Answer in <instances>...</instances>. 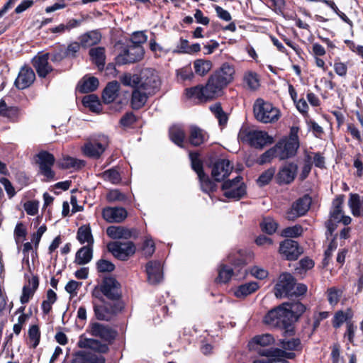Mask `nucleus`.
<instances>
[{
	"label": "nucleus",
	"instance_id": "2eb2a0df",
	"mask_svg": "<svg viewBox=\"0 0 363 363\" xmlns=\"http://www.w3.org/2000/svg\"><path fill=\"white\" fill-rule=\"evenodd\" d=\"M311 204V199L308 196H304L298 199L292 206L291 208L286 213V218L294 220L298 217L305 215L308 211Z\"/></svg>",
	"mask_w": 363,
	"mask_h": 363
},
{
	"label": "nucleus",
	"instance_id": "9b49d317",
	"mask_svg": "<svg viewBox=\"0 0 363 363\" xmlns=\"http://www.w3.org/2000/svg\"><path fill=\"white\" fill-rule=\"evenodd\" d=\"M242 178L236 177L233 180H227L222 185L223 195L228 199H240L245 194V186Z\"/></svg>",
	"mask_w": 363,
	"mask_h": 363
},
{
	"label": "nucleus",
	"instance_id": "ea45409f",
	"mask_svg": "<svg viewBox=\"0 0 363 363\" xmlns=\"http://www.w3.org/2000/svg\"><path fill=\"white\" fill-rule=\"evenodd\" d=\"M99 86V80L94 77L84 78L78 84L77 89L79 92L89 93L94 91Z\"/></svg>",
	"mask_w": 363,
	"mask_h": 363
},
{
	"label": "nucleus",
	"instance_id": "603ef678",
	"mask_svg": "<svg viewBox=\"0 0 363 363\" xmlns=\"http://www.w3.org/2000/svg\"><path fill=\"white\" fill-rule=\"evenodd\" d=\"M281 344L283 348L281 350L286 352H288L287 351L299 350L301 348L300 340L296 338L283 340Z\"/></svg>",
	"mask_w": 363,
	"mask_h": 363
},
{
	"label": "nucleus",
	"instance_id": "1a4fd4ad",
	"mask_svg": "<svg viewBox=\"0 0 363 363\" xmlns=\"http://www.w3.org/2000/svg\"><path fill=\"white\" fill-rule=\"evenodd\" d=\"M189 157L191 162V167L198 174L202 191L210 194L216 189L215 182L211 181L208 177L203 173L202 163L199 159L197 153L191 152Z\"/></svg>",
	"mask_w": 363,
	"mask_h": 363
},
{
	"label": "nucleus",
	"instance_id": "2f4dec72",
	"mask_svg": "<svg viewBox=\"0 0 363 363\" xmlns=\"http://www.w3.org/2000/svg\"><path fill=\"white\" fill-rule=\"evenodd\" d=\"M106 233L112 239H128L132 235L131 231L123 226H109Z\"/></svg>",
	"mask_w": 363,
	"mask_h": 363
},
{
	"label": "nucleus",
	"instance_id": "cd10ccee",
	"mask_svg": "<svg viewBox=\"0 0 363 363\" xmlns=\"http://www.w3.org/2000/svg\"><path fill=\"white\" fill-rule=\"evenodd\" d=\"M133 88L134 90L132 93L131 106L134 109H139L145 104L147 99L154 94H148L147 91L142 90L138 87Z\"/></svg>",
	"mask_w": 363,
	"mask_h": 363
},
{
	"label": "nucleus",
	"instance_id": "79ce46f5",
	"mask_svg": "<svg viewBox=\"0 0 363 363\" xmlns=\"http://www.w3.org/2000/svg\"><path fill=\"white\" fill-rule=\"evenodd\" d=\"M77 240L81 244L87 242V245H93L94 238L89 225H82L77 231Z\"/></svg>",
	"mask_w": 363,
	"mask_h": 363
},
{
	"label": "nucleus",
	"instance_id": "052dcab7",
	"mask_svg": "<svg viewBox=\"0 0 363 363\" xmlns=\"http://www.w3.org/2000/svg\"><path fill=\"white\" fill-rule=\"evenodd\" d=\"M328 300L330 305H336L342 296V291L340 289L330 288L328 290Z\"/></svg>",
	"mask_w": 363,
	"mask_h": 363
},
{
	"label": "nucleus",
	"instance_id": "393cba45",
	"mask_svg": "<svg viewBox=\"0 0 363 363\" xmlns=\"http://www.w3.org/2000/svg\"><path fill=\"white\" fill-rule=\"evenodd\" d=\"M48 54H43L35 56L33 59V64L39 77H45L52 71V67L48 63Z\"/></svg>",
	"mask_w": 363,
	"mask_h": 363
},
{
	"label": "nucleus",
	"instance_id": "412c9836",
	"mask_svg": "<svg viewBox=\"0 0 363 363\" xmlns=\"http://www.w3.org/2000/svg\"><path fill=\"white\" fill-rule=\"evenodd\" d=\"M35 75L29 67H23L15 81V85L18 89H24L30 86L34 82Z\"/></svg>",
	"mask_w": 363,
	"mask_h": 363
},
{
	"label": "nucleus",
	"instance_id": "0eeeda50",
	"mask_svg": "<svg viewBox=\"0 0 363 363\" xmlns=\"http://www.w3.org/2000/svg\"><path fill=\"white\" fill-rule=\"evenodd\" d=\"M238 138L242 142L247 143L255 147H262L273 143L272 138L266 132L261 130H241Z\"/></svg>",
	"mask_w": 363,
	"mask_h": 363
},
{
	"label": "nucleus",
	"instance_id": "c03bdc74",
	"mask_svg": "<svg viewBox=\"0 0 363 363\" xmlns=\"http://www.w3.org/2000/svg\"><path fill=\"white\" fill-rule=\"evenodd\" d=\"M169 137L173 143L179 147H182L186 135L182 128L179 126H172L169 129Z\"/></svg>",
	"mask_w": 363,
	"mask_h": 363
},
{
	"label": "nucleus",
	"instance_id": "72a5a7b5",
	"mask_svg": "<svg viewBox=\"0 0 363 363\" xmlns=\"http://www.w3.org/2000/svg\"><path fill=\"white\" fill-rule=\"evenodd\" d=\"M93 256V245H86L81 247L76 253L75 262L78 264L89 263Z\"/></svg>",
	"mask_w": 363,
	"mask_h": 363
},
{
	"label": "nucleus",
	"instance_id": "f8f14e48",
	"mask_svg": "<svg viewBox=\"0 0 363 363\" xmlns=\"http://www.w3.org/2000/svg\"><path fill=\"white\" fill-rule=\"evenodd\" d=\"M107 248L112 255L121 260H125L135 252V245L130 241L125 242H111L108 244Z\"/></svg>",
	"mask_w": 363,
	"mask_h": 363
},
{
	"label": "nucleus",
	"instance_id": "5701e85b",
	"mask_svg": "<svg viewBox=\"0 0 363 363\" xmlns=\"http://www.w3.org/2000/svg\"><path fill=\"white\" fill-rule=\"evenodd\" d=\"M147 279L151 284H157L162 279V264L157 261H150L146 265Z\"/></svg>",
	"mask_w": 363,
	"mask_h": 363
},
{
	"label": "nucleus",
	"instance_id": "c756f323",
	"mask_svg": "<svg viewBox=\"0 0 363 363\" xmlns=\"http://www.w3.org/2000/svg\"><path fill=\"white\" fill-rule=\"evenodd\" d=\"M284 306L285 310L287 313L291 315V320L292 323L297 320L298 317L303 313L306 310V307L301 303L297 302H286L282 303Z\"/></svg>",
	"mask_w": 363,
	"mask_h": 363
},
{
	"label": "nucleus",
	"instance_id": "9d476101",
	"mask_svg": "<svg viewBox=\"0 0 363 363\" xmlns=\"http://www.w3.org/2000/svg\"><path fill=\"white\" fill-rule=\"evenodd\" d=\"M93 305L95 316L101 320H110L121 309L118 301L104 302L101 301L100 303L94 301Z\"/></svg>",
	"mask_w": 363,
	"mask_h": 363
},
{
	"label": "nucleus",
	"instance_id": "f3484780",
	"mask_svg": "<svg viewBox=\"0 0 363 363\" xmlns=\"http://www.w3.org/2000/svg\"><path fill=\"white\" fill-rule=\"evenodd\" d=\"M186 95L188 98L198 99L200 101H205L217 97L213 89L208 87V82L205 86H194L186 89Z\"/></svg>",
	"mask_w": 363,
	"mask_h": 363
},
{
	"label": "nucleus",
	"instance_id": "680f3d73",
	"mask_svg": "<svg viewBox=\"0 0 363 363\" xmlns=\"http://www.w3.org/2000/svg\"><path fill=\"white\" fill-rule=\"evenodd\" d=\"M276 172L275 168H269L264 172L258 178L257 182L260 186L267 184L272 179Z\"/></svg>",
	"mask_w": 363,
	"mask_h": 363
},
{
	"label": "nucleus",
	"instance_id": "6e6552de",
	"mask_svg": "<svg viewBox=\"0 0 363 363\" xmlns=\"http://www.w3.org/2000/svg\"><path fill=\"white\" fill-rule=\"evenodd\" d=\"M108 145V138L101 135L98 138L86 142L82 147V152L88 157L98 159L104 152Z\"/></svg>",
	"mask_w": 363,
	"mask_h": 363
},
{
	"label": "nucleus",
	"instance_id": "aec40b11",
	"mask_svg": "<svg viewBox=\"0 0 363 363\" xmlns=\"http://www.w3.org/2000/svg\"><path fill=\"white\" fill-rule=\"evenodd\" d=\"M89 333L99 337L105 341H111L115 338L116 333L108 325L94 323L89 325Z\"/></svg>",
	"mask_w": 363,
	"mask_h": 363
},
{
	"label": "nucleus",
	"instance_id": "a878e982",
	"mask_svg": "<svg viewBox=\"0 0 363 363\" xmlns=\"http://www.w3.org/2000/svg\"><path fill=\"white\" fill-rule=\"evenodd\" d=\"M77 345L81 348H89L100 353H105L108 350L107 345L94 339L85 337L84 335L79 337Z\"/></svg>",
	"mask_w": 363,
	"mask_h": 363
},
{
	"label": "nucleus",
	"instance_id": "7c9ffc66",
	"mask_svg": "<svg viewBox=\"0 0 363 363\" xmlns=\"http://www.w3.org/2000/svg\"><path fill=\"white\" fill-rule=\"evenodd\" d=\"M120 85L116 81L109 82L104 90L102 99L104 103L110 104L113 102L118 94Z\"/></svg>",
	"mask_w": 363,
	"mask_h": 363
},
{
	"label": "nucleus",
	"instance_id": "49530a36",
	"mask_svg": "<svg viewBox=\"0 0 363 363\" xmlns=\"http://www.w3.org/2000/svg\"><path fill=\"white\" fill-rule=\"evenodd\" d=\"M244 83L251 90H256L259 86V79L258 75L253 72H247L243 77Z\"/></svg>",
	"mask_w": 363,
	"mask_h": 363
},
{
	"label": "nucleus",
	"instance_id": "f03ea898",
	"mask_svg": "<svg viewBox=\"0 0 363 363\" xmlns=\"http://www.w3.org/2000/svg\"><path fill=\"white\" fill-rule=\"evenodd\" d=\"M235 67L228 62H224L211 75L208 82V87L213 89L217 97L220 96L223 90L234 80Z\"/></svg>",
	"mask_w": 363,
	"mask_h": 363
},
{
	"label": "nucleus",
	"instance_id": "e2e57ef3",
	"mask_svg": "<svg viewBox=\"0 0 363 363\" xmlns=\"http://www.w3.org/2000/svg\"><path fill=\"white\" fill-rule=\"evenodd\" d=\"M19 114L20 111L17 107H10L7 108L5 103L3 113H0V115H3L11 121H16L18 118Z\"/></svg>",
	"mask_w": 363,
	"mask_h": 363
},
{
	"label": "nucleus",
	"instance_id": "473e14b6",
	"mask_svg": "<svg viewBox=\"0 0 363 363\" xmlns=\"http://www.w3.org/2000/svg\"><path fill=\"white\" fill-rule=\"evenodd\" d=\"M348 206L354 216H360L363 215V197L358 194H350L348 200Z\"/></svg>",
	"mask_w": 363,
	"mask_h": 363
},
{
	"label": "nucleus",
	"instance_id": "6e6d98bb",
	"mask_svg": "<svg viewBox=\"0 0 363 363\" xmlns=\"http://www.w3.org/2000/svg\"><path fill=\"white\" fill-rule=\"evenodd\" d=\"M211 110L218 120L220 125H225L228 121L227 115L223 112L219 104H215L211 106Z\"/></svg>",
	"mask_w": 363,
	"mask_h": 363
},
{
	"label": "nucleus",
	"instance_id": "7ed1b4c3",
	"mask_svg": "<svg viewBox=\"0 0 363 363\" xmlns=\"http://www.w3.org/2000/svg\"><path fill=\"white\" fill-rule=\"evenodd\" d=\"M255 118L263 123H272L277 121L280 117L279 110L272 104L262 99H257L253 105Z\"/></svg>",
	"mask_w": 363,
	"mask_h": 363
},
{
	"label": "nucleus",
	"instance_id": "0e129e2a",
	"mask_svg": "<svg viewBox=\"0 0 363 363\" xmlns=\"http://www.w3.org/2000/svg\"><path fill=\"white\" fill-rule=\"evenodd\" d=\"M255 342L261 346H268L274 343V339L270 334H264L262 335L256 336L254 338Z\"/></svg>",
	"mask_w": 363,
	"mask_h": 363
},
{
	"label": "nucleus",
	"instance_id": "4be33fe9",
	"mask_svg": "<svg viewBox=\"0 0 363 363\" xmlns=\"http://www.w3.org/2000/svg\"><path fill=\"white\" fill-rule=\"evenodd\" d=\"M279 251L289 260L296 259L302 253L297 242L292 240H286L282 242L280 245Z\"/></svg>",
	"mask_w": 363,
	"mask_h": 363
},
{
	"label": "nucleus",
	"instance_id": "4468645a",
	"mask_svg": "<svg viewBox=\"0 0 363 363\" xmlns=\"http://www.w3.org/2000/svg\"><path fill=\"white\" fill-rule=\"evenodd\" d=\"M144 56L143 48L140 45L130 46L123 54L117 57L120 64H131L141 60Z\"/></svg>",
	"mask_w": 363,
	"mask_h": 363
},
{
	"label": "nucleus",
	"instance_id": "338daca9",
	"mask_svg": "<svg viewBox=\"0 0 363 363\" xmlns=\"http://www.w3.org/2000/svg\"><path fill=\"white\" fill-rule=\"evenodd\" d=\"M106 198L108 201L114 202L123 201L125 197L119 190L113 189L108 193Z\"/></svg>",
	"mask_w": 363,
	"mask_h": 363
},
{
	"label": "nucleus",
	"instance_id": "bf43d9fd",
	"mask_svg": "<svg viewBox=\"0 0 363 363\" xmlns=\"http://www.w3.org/2000/svg\"><path fill=\"white\" fill-rule=\"evenodd\" d=\"M30 344L31 347L35 348L39 344L40 340V331L39 328L36 325L30 327L28 331Z\"/></svg>",
	"mask_w": 363,
	"mask_h": 363
},
{
	"label": "nucleus",
	"instance_id": "a211bd4d",
	"mask_svg": "<svg viewBox=\"0 0 363 363\" xmlns=\"http://www.w3.org/2000/svg\"><path fill=\"white\" fill-rule=\"evenodd\" d=\"M230 162L225 159L217 160L212 167L211 175L217 182H220L229 176L233 170Z\"/></svg>",
	"mask_w": 363,
	"mask_h": 363
},
{
	"label": "nucleus",
	"instance_id": "a19ab883",
	"mask_svg": "<svg viewBox=\"0 0 363 363\" xmlns=\"http://www.w3.org/2000/svg\"><path fill=\"white\" fill-rule=\"evenodd\" d=\"M89 55L91 60L97 65L99 69L104 67L105 64V49L102 47H96L90 49Z\"/></svg>",
	"mask_w": 363,
	"mask_h": 363
},
{
	"label": "nucleus",
	"instance_id": "774afa93",
	"mask_svg": "<svg viewBox=\"0 0 363 363\" xmlns=\"http://www.w3.org/2000/svg\"><path fill=\"white\" fill-rule=\"evenodd\" d=\"M250 274L259 279H264L268 276V272L266 269L257 266H255L250 269Z\"/></svg>",
	"mask_w": 363,
	"mask_h": 363
},
{
	"label": "nucleus",
	"instance_id": "c85d7f7f",
	"mask_svg": "<svg viewBox=\"0 0 363 363\" xmlns=\"http://www.w3.org/2000/svg\"><path fill=\"white\" fill-rule=\"evenodd\" d=\"M116 282L113 279L105 280L101 286V292L109 299L111 301H116L120 296L118 290L116 286Z\"/></svg>",
	"mask_w": 363,
	"mask_h": 363
},
{
	"label": "nucleus",
	"instance_id": "de8ad7c7",
	"mask_svg": "<svg viewBox=\"0 0 363 363\" xmlns=\"http://www.w3.org/2000/svg\"><path fill=\"white\" fill-rule=\"evenodd\" d=\"M233 274V269L225 264H221L218 269L217 281L220 283H227Z\"/></svg>",
	"mask_w": 363,
	"mask_h": 363
},
{
	"label": "nucleus",
	"instance_id": "39448f33",
	"mask_svg": "<svg viewBox=\"0 0 363 363\" xmlns=\"http://www.w3.org/2000/svg\"><path fill=\"white\" fill-rule=\"evenodd\" d=\"M343 203V196L337 197L333 201L330 218L327 222V228L330 233L335 230L337 223H342L345 225H347L352 221V218L350 216L344 215L342 211Z\"/></svg>",
	"mask_w": 363,
	"mask_h": 363
},
{
	"label": "nucleus",
	"instance_id": "4d7b16f0",
	"mask_svg": "<svg viewBox=\"0 0 363 363\" xmlns=\"http://www.w3.org/2000/svg\"><path fill=\"white\" fill-rule=\"evenodd\" d=\"M274 157L278 158V153L275 146L263 153L258 159V163L264 164L270 162Z\"/></svg>",
	"mask_w": 363,
	"mask_h": 363
},
{
	"label": "nucleus",
	"instance_id": "58836bf2",
	"mask_svg": "<svg viewBox=\"0 0 363 363\" xmlns=\"http://www.w3.org/2000/svg\"><path fill=\"white\" fill-rule=\"evenodd\" d=\"M352 316L353 313L351 309H347L345 311H338L335 313L333 325L336 328H340L344 323L347 325V322H352Z\"/></svg>",
	"mask_w": 363,
	"mask_h": 363
},
{
	"label": "nucleus",
	"instance_id": "a18cd8bd",
	"mask_svg": "<svg viewBox=\"0 0 363 363\" xmlns=\"http://www.w3.org/2000/svg\"><path fill=\"white\" fill-rule=\"evenodd\" d=\"M60 165L65 169L74 168L78 169L85 165V162L72 157H65L61 161Z\"/></svg>",
	"mask_w": 363,
	"mask_h": 363
},
{
	"label": "nucleus",
	"instance_id": "37998d69",
	"mask_svg": "<svg viewBox=\"0 0 363 363\" xmlns=\"http://www.w3.org/2000/svg\"><path fill=\"white\" fill-rule=\"evenodd\" d=\"M195 73L199 76H205L212 68V62L208 60L197 59L194 62Z\"/></svg>",
	"mask_w": 363,
	"mask_h": 363
},
{
	"label": "nucleus",
	"instance_id": "f704fd0d",
	"mask_svg": "<svg viewBox=\"0 0 363 363\" xmlns=\"http://www.w3.org/2000/svg\"><path fill=\"white\" fill-rule=\"evenodd\" d=\"M38 279L37 277H33L28 281V284L23 288L22 296H21V302L26 303L34 294L35 291L38 286Z\"/></svg>",
	"mask_w": 363,
	"mask_h": 363
},
{
	"label": "nucleus",
	"instance_id": "dca6fc26",
	"mask_svg": "<svg viewBox=\"0 0 363 363\" xmlns=\"http://www.w3.org/2000/svg\"><path fill=\"white\" fill-rule=\"evenodd\" d=\"M38 157L41 174L48 179H53L55 174L52 167L55 160L54 156L46 151H42L38 153Z\"/></svg>",
	"mask_w": 363,
	"mask_h": 363
},
{
	"label": "nucleus",
	"instance_id": "13d9d810",
	"mask_svg": "<svg viewBox=\"0 0 363 363\" xmlns=\"http://www.w3.org/2000/svg\"><path fill=\"white\" fill-rule=\"evenodd\" d=\"M302 232V227L296 225L284 229L281 232V235L286 238H296L301 235Z\"/></svg>",
	"mask_w": 363,
	"mask_h": 363
},
{
	"label": "nucleus",
	"instance_id": "20e7f679",
	"mask_svg": "<svg viewBox=\"0 0 363 363\" xmlns=\"http://www.w3.org/2000/svg\"><path fill=\"white\" fill-rule=\"evenodd\" d=\"M291 315L281 305L269 311L264 318V323L272 328H283L289 330L292 325Z\"/></svg>",
	"mask_w": 363,
	"mask_h": 363
},
{
	"label": "nucleus",
	"instance_id": "09e8293b",
	"mask_svg": "<svg viewBox=\"0 0 363 363\" xmlns=\"http://www.w3.org/2000/svg\"><path fill=\"white\" fill-rule=\"evenodd\" d=\"M82 102L84 105L89 107L92 111L99 112L100 110V102L96 95L91 94L83 98Z\"/></svg>",
	"mask_w": 363,
	"mask_h": 363
},
{
	"label": "nucleus",
	"instance_id": "bb28decb",
	"mask_svg": "<svg viewBox=\"0 0 363 363\" xmlns=\"http://www.w3.org/2000/svg\"><path fill=\"white\" fill-rule=\"evenodd\" d=\"M298 167L296 164L290 163L284 166L279 172L277 178L280 184H289L294 181Z\"/></svg>",
	"mask_w": 363,
	"mask_h": 363
},
{
	"label": "nucleus",
	"instance_id": "e433bc0d",
	"mask_svg": "<svg viewBox=\"0 0 363 363\" xmlns=\"http://www.w3.org/2000/svg\"><path fill=\"white\" fill-rule=\"evenodd\" d=\"M208 136L206 132L201 128L192 126L190 130L189 140L191 145L198 146L204 143Z\"/></svg>",
	"mask_w": 363,
	"mask_h": 363
},
{
	"label": "nucleus",
	"instance_id": "69168bd1",
	"mask_svg": "<svg viewBox=\"0 0 363 363\" xmlns=\"http://www.w3.org/2000/svg\"><path fill=\"white\" fill-rule=\"evenodd\" d=\"M97 269L99 272H111L113 271L114 264L106 259H100L96 263Z\"/></svg>",
	"mask_w": 363,
	"mask_h": 363
},
{
	"label": "nucleus",
	"instance_id": "b1692460",
	"mask_svg": "<svg viewBox=\"0 0 363 363\" xmlns=\"http://www.w3.org/2000/svg\"><path fill=\"white\" fill-rule=\"evenodd\" d=\"M259 353L263 357L255 360L253 363H271V357L284 355L287 359H293L295 357L294 352H286L278 348L262 350Z\"/></svg>",
	"mask_w": 363,
	"mask_h": 363
},
{
	"label": "nucleus",
	"instance_id": "c9c22d12",
	"mask_svg": "<svg viewBox=\"0 0 363 363\" xmlns=\"http://www.w3.org/2000/svg\"><path fill=\"white\" fill-rule=\"evenodd\" d=\"M259 289V284L255 281H251L239 286L235 291L234 294L238 298H245Z\"/></svg>",
	"mask_w": 363,
	"mask_h": 363
},
{
	"label": "nucleus",
	"instance_id": "4c0bfd02",
	"mask_svg": "<svg viewBox=\"0 0 363 363\" xmlns=\"http://www.w3.org/2000/svg\"><path fill=\"white\" fill-rule=\"evenodd\" d=\"M101 39V34L95 30L86 33L79 38L81 45L85 48L99 43Z\"/></svg>",
	"mask_w": 363,
	"mask_h": 363
},
{
	"label": "nucleus",
	"instance_id": "5fc2aeb1",
	"mask_svg": "<svg viewBox=\"0 0 363 363\" xmlns=\"http://www.w3.org/2000/svg\"><path fill=\"white\" fill-rule=\"evenodd\" d=\"M262 230L268 233H274L277 228V223L271 218H264L260 224Z\"/></svg>",
	"mask_w": 363,
	"mask_h": 363
},
{
	"label": "nucleus",
	"instance_id": "f257e3e1",
	"mask_svg": "<svg viewBox=\"0 0 363 363\" xmlns=\"http://www.w3.org/2000/svg\"><path fill=\"white\" fill-rule=\"evenodd\" d=\"M120 80L124 86L138 87L153 94L160 90L162 84L159 72L150 67L142 69L138 74L124 73L120 77Z\"/></svg>",
	"mask_w": 363,
	"mask_h": 363
},
{
	"label": "nucleus",
	"instance_id": "ddd939ff",
	"mask_svg": "<svg viewBox=\"0 0 363 363\" xmlns=\"http://www.w3.org/2000/svg\"><path fill=\"white\" fill-rule=\"evenodd\" d=\"M295 285V279L288 273H284L279 276V280L274 287V295L277 298L289 297Z\"/></svg>",
	"mask_w": 363,
	"mask_h": 363
},
{
	"label": "nucleus",
	"instance_id": "864d4df0",
	"mask_svg": "<svg viewBox=\"0 0 363 363\" xmlns=\"http://www.w3.org/2000/svg\"><path fill=\"white\" fill-rule=\"evenodd\" d=\"M312 167V155L310 154H306L303 161V166L301 169V172L299 175V178L301 180H304L307 178L309 173L311 172Z\"/></svg>",
	"mask_w": 363,
	"mask_h": 363
},
{
	"label": "nucleus",
	"instance_id": "6ab92c4d",
	"mask_svg": "<svg viewBox=\"0 0 363 363\" xmlns=\"http://www.w3.org/2000/svg\"><path fill=\"white\" fill-rule=\"evenodd\" d=\"M128 216L123 207H106L102 211V216L108 223H121Z\"/></svg>",
	"mask_w": 363,
	"mask_h": 363
},
{
	"label": "nucleus",
	"instance_id": "8fccbe9b",
	"mask_svg": "<svg viewBox=\"0 0 363 363\" xmlns=\"http://www.w3.org/2000/svg\"><path fill=\"white\" fill-rule=\"evenodd\" d=\"M101 177L105 181H108L113 184H118L121 180V177L119 172L117 171V169L114 168L104 172L101 174Z\"/></svg>",
	"mask_w": 363,
	"mask_h": 363
},
{
	"label": "nucleus",
	"instance_id": "423d86ee",
	"mask_svg": "<svg viewBox=\"0 0 363 363\" xmlns=\"http://www.w3.org/2000/svg\"><path fill=\"white\" fill-rule=\"evenodd\" d=\"M298 147V128L293 127L289 139L281 140L275 145L278 158L282 160L294 156Z\"/></svg>",
	"mask_w": 363,
	"mask_h": 363
},
{
	"label": "nucleus",
	"instance_id": "3c124183",
	"mask_svg": "<svg viewBox=\"0 0 363 363\" xmlns=\"http://www.w3.org/2000/svg\"><path fill=\"white\" fill-rule=\"evenodd\" d=\"M150 48L156 57H164L169 52V49L162 47L153 39L150 41Z\"/></svg>",
	"mask_w": 363,
	"mask_h": 363
}]
</instances>
